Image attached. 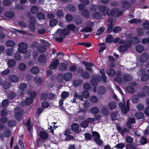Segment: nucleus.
<instances>
[{"label":"nucleus","mask_w":149,"mask_h":149,"mask_svg":"<svg viewBox=\"0 0 149 149\" xmlns=\"http://www.w3.org/2000/svg\"><path fill=\"white\" fill-rule=\"evenodd\" d=\"M57 23V21L56 19H52L50 22V25L51 26H54Z\"/></svg>","instance_id":"680f3d73"},{"label":"nucleus","mask_w":149,"mask_h":149,"mask_svg":"<svg viewBox=\"0 0 149 149\" xmlns=\"http://www.w3.org/2000/svg\"><path fill=\"white\" fill-rule=\"evenodd\" d=\"M136 107L138 111H142L144 110V107L142 103H139L136 105Z\"/></svg>","instance_id":"c756f323"},{"label":"nucleus","mask_w":149,"mask_h":149,"mask_svg":"<svg viewBox=\"0 0 149 149\" xmlns=\"http://www.w3.org/2000/svg\"><path fill=\"white\" fill-rule=\"evenodd\" d=\"M126 149H136L135 147L132 144H128L126 146Z\"/></svg>","instance_id":"774afa93"},{"label":"nucleus","mask_w":149,"mask_h":149,"mask_svg":"<svg viewBox=\"0 0 149 149\" xmlns=\"http://www.w3.org/2000/svg\"><path fill=\"white\" fill-rule=\"evenodd\" d=\"M148 58V56L147 54L143 53L140 58V61L142 63L146 62L147 61Z\"/></svg>","instance_id":"2eb2a0df"},{"label":"nucleus","mask_w":149,"mask_h":149,"mask_svg":"<svg viewBox=\"0 0 149 149\" xmlns=\"http://www.w3.org/2000/svg\"><path fill=\"white\" fill-rule=\"evenodd\" d=\"M29 21L30 24L29 27L32 31H34L36 28L35 27V25L36 24V18L34 17H31L30 18Z\"/></svg>","instance_id":"1a4fd4ad"},{"label":"nucleus","mask_w":149,"mask_h":149,"mask_svg":"<svg viewBox=\"0 0 149 149\" xmlns=\"http://www.w3.org/2000/svg\"><path fill=\"white\" fill-rule=\"evenodd\" d=\"M16 94L15 93L12 92L9 93L8 95V98L10 99H14L16 96Z\"/></svg>","instance_id":"09e8293b"},{"label":"nucleus","mask_w":149,"mask_h":149,"mask_svg":"<svg viewBox=\"0 0 149 149\" xmlns=\"http://www.w3.org/2000/svg\"><path fill=\"white\" fill-rule=\"evenodd\" d=\"M90 100L93 103H97L98 100V99L97 97L94 95L91 96L90 97Z\"/></svg>","instance_id":"2f4dec72"},{"label":"nucleus","mask_w":149,"mask_h":149,"mask_svg":"<svg viewBox=\"0 0 149 149\" xmlns=\"http://www.w3.org/2000/svg\"><path fill=\"white\" fill-rule=\"evenodd\" d=\"M59 68L60 70H65L67 68L66 65L64 63H60L59 65Z\"/></svg>","instance_id":"ea45409f"},{"label":"nucleus","mask_w":149,"mask_h":149,"mask_svg":"<svg viewBox=\"0 0 149 149\" xmlns=\"http://www.w3.org/2000/svg\"><path fill=\"white\" fill-rule=\"evenodd\" d=\"M6 46L8 47H11L14 46L15 43L11 40H8L6 42Z\"/></svg>","instance_id":"bb28decb"},{"label":"nucleus","mask_w":149,"mask_h":149,"mask_svg":"<svg viewBox=\"0 0 149 149\" xmlns=\"http://www.w3.org/2000/svg\"><path fill=\"white\" fill-rule=\"evenodd\" d=\"M98 9L100 11L103 13L104 16L107 15L109 16H111L116 14L117 16H118L123 14V12H119L116 8H115L112 10H109V8H107L104 6H99Z\"/></svg>","instance_id":"f257e3e1"},{"label":"nucleus","mask_w":149,"mask_h":149,"mask_svg":"<svg viewBox=\"0 0 149 149\" xmlns=\"http://www.w3.org/2000/svg\"><path fill=\"white\" fill-rule=\"evenodd\" d=\"M37 49L38 51L40 53H43L46 50L45 47L42 45H38Z\"/></svg>","instance_id":"c85d7f7f"},{"label":"nucleus","mask_w":149,"mask_h":149,"mask_svg":"<svg viewBox=\"0 0 149 149\" xmlns=\"http://www.w3.org/2000/svg\"><path fill=\"white\" fill-rule=\"evenodd\" d=\"M59 62V61L58 59H54L49 66L50 69L53 70L56 69L58 66Z\"/></svg>","instance_id":"9b49d317"},{"label":"nucleus","mask_w":149,"mask_h":149,"mask_svg":"<svg viewBox=\"0 0 149 149\" xmlns=\"http://www.w3.org/2000/svg\"><path fill=\"white\" fill-rule=\"evenodd\" d=\"M109 108L111 110L114 109L116 107V103L113 102H111L109 103L108 104Z\"/></svg>","instance_id":"cd10ccee"},{"label":"nucleus","mask_w":149,"mask_h":149,"mask_svg":"<svg viewBox=\"0 0 149 149\" xmlns=\"http://www.w3.org/2000/svg\"><path fill=\"white\" fill-rule=\"evenodd\" d=\"M68 30H72L74 31L75 32H77L78 31L79 29L76 27L72 24H69L67 27Z\"/></svg>","instance_id":"a211bd4d"},{"label":"nucleus","mask_w":149,"mask_h":149,"mask_svg":"<svg viewBox=\"0 0 149 149\" xmlns=\"http://www.w3.org/2000/svg\"><path fill=\"white\" fill-rule=\"evenodd\" d=\"M15 118L18 120H20L22 118V113L23 111L22 109L19 108H17L15 109Z\"/></svg>","instance_id":"0eeeda50"},{"label":"nucleus","mask_w":149,"mask_h":149,"mask_svg":"<svg viewBox=\"0 0 149 149\" xmlns=\"http://www.w3.org/2000/svg\"><path fill=\"white\" fill-rule=\"evenodd\" d=\"M84 109H81L80 110V111L85 112L86 111V109L89 106V103L88 101H85L83 103Z\"/></svg>","instance_id":"dca6fc26"},{"label":"nucleus","mask_w":149,"mask_h":149,"mask_svg":"<svg viewBox=\"0 0 149 149\" xmlns=\"http://www.w3.org/2000/svg\"><path fill=\"white\" fill-rule=\"evenodd\" d=\"M3 4L6 6H10L11 3L9 0H5L3 2Z\"/></svg>","instance_id":"69168bd1"},{"label":"nucleus","mask_w":149,"mask_h":149,"mask_svg":"<svg viewBox=\"0 0 149 149\" xmlns=\"http://www.w3.org/2000/svg\"><path fill=\"white\" fill-rule=\"evenodd\" d=\"M123 78L125 81H129L132 79V77L128 74L125 73L123 74Z\"/></svg>","instance_id":"aec40b11"},{"label":"nucleus","mask_w":149,"mask_h":149,"mask_svg":"<svg viewBox=\"0 0 149 149\" xmlns=\"http://www.w3.org/2000/svg\"><path fill=\"white\" fill-rule=\"evenodd\" d=\"M26 126L28 127V130L29 132H31L33 126L31 124L30 120H28L26 123Z\"/></svg>","instance_id":"7c9ffc66"},{"label":"nucleus","mask_w":149,"mask_h":149,"mask_svg":"<svg viewBox=\"0 0 149 149\" xmlns=\"http://www.w3.org/2000/svg\"><path fill=\"white\" fill-rule=\"evenodd\" d=\"M101 80V79L100 76L95 77L91 80V82L92 85L95 86L97 84V81H100Z\"/></svg>","instance_id":"f8f14e48"},{"label":"nucleus","mask_w":149,"mask_h":149,"mask_svg":"<svg viewBox=\"0 0 149 149\" xmlns=\"http://www.w3.org/2000/svg\"><path fill=\"white\" fill-rule=\"evenodd\" d=\"M131 39L132 42L134 44L138 43L141 41L140 39L136 37H132Z\"/></svg>","instance_id":"49530a36"},{"label":"nucleus","mask_w":149,"mask_h":149,"mask_svg":"<svg viewBox=\"0 0 149 149\" xmlns=\"http://www.w3.org/2000/svg\"><path fill=\"white\" fill-rule=\"evenodd\" d=\"M89 12L86 10H84L82 11L83 15L85 18H88L89 17Z\"/></svg>","instance_id":"79ce46f5"},{"label":"nucleus","mask_w":149,"mask_h":149,"mask_svg":"<svg viewBox=\"0 0 149 149\" xmlns=\"http://www.w3.org/2000/svg\"><path fill=\"white\" fill-rule=\"evenodd\" d=\"M108 22L109 24H108L107 30L108 32H110L111 31L113 27V22L111 19H109Z\"/></svg>","instance_id":"6ab92c4d"},{"label":"nucleus","mask_w":149,"mask_h":149,"mask_svg":"<svg viewBox=\"0 0 149 149\" xmlns=\"http://www.w3.org/2000/svg\"><path fill=\"white\" fill-rule=\"evenodd\" d=\"M73 17L71 15L68 14L66 16V19L68 22H70L72 19Z\"/></svg>","instance_id":"338daca9"},{"label":"nucleus","mask_w":149,"mask_h":149,"mask_svg":"<svg viewBox=\"0 0 149 149\" xmlns=\"http://www.w3.org/2000/svg\"><path fill=\"white\" fill-rule=\"evenodd\" d=\"M107 74L109 76H113L116 75V77L114 78V80L120 83L122 81L121 77L122 73L119 71L116 74L115 71L113 69L109 70L107 71Z\"/></svg>","instance_id":"f03ea898"},{"label":"nucleus","mask_w":149,"mask_h":149,"mask_svg":"<svg viewBox=\"0 0 149 149\" xmlns=\"http://www.w3.org/2000/svg\"><path fill=\"white\" fill-rule=\"evenodd\" d=\"M19 68L20 70L23 71L26 68V65L23 63H21L19 65Z\"/></svg>","instance_id":"de8ad7c7"},{"label":"nucleus","mask_w":149,"mask_h":149,"mask_svg":"<svg viewBox=\"0 0 149 149\" xmlns=\"http://www.w3.org/2000/svg\"><path fill=\"white\" fill-rule=\"evenodd\" d=\"M72 130L77 133L79 132V126L78 124L75 123H73L71 125Z\"/></svg>","instance_id":"ddd939ff"},{"label":"nucleus","mask_w":149,"mask_h":149,"mask_svg":"<svg viewBox=\"0 0 149 149\" xmlns=\"http://www.w3.org/2000/svg\"><path fill=\"white\" fill-rule=\"evenodd\" d=\"M135 119L133 118H130L128 122L127 123L128 127L129 128H130L131 127L130 125V123L133 124L135 122Z\"/></svg>","instance_id":"a878e982"},{"label":"nucleus","mask_w":149,"mask_h":149,"mask_svg":"<svg viewBox=\"0 0 149 149\" xmlns=\"http://www.w3.org/2000/svg\"><path fill=\"white\" fill-rule=\"evenodd\" d=\"M93 17L97 19H100L102 18V15L99 12H96L93 14Z\"/></svg>","instance_id":"412c9836"},{"label":"nucleus","mask_w":149,"mask_h":149,"mask_svg":"<svg viewBox=\"0 0 149 149\" xmlns=\"http://www.w3.org/2000/svg\"><path fill=\"white\" fill-rule=\"evenodd\" d=\"M18 50L19 52L21 53H25L28 47V45L25 43L21 42L18 44Z\"/></svg>","instance_id":"39448f33"},{"label":"nucleus","mask_w":149,"mask_h":149,"mask_svg":"<svg viewBox=\"0 0 149 149\" xmlns=\"http://www.w3.org/2000/svg\"><path fill=\"white\" fill-rule=\"evenodd\" d=\"M132 100L133 103H136L139 100V97L137 95H134L132 97Z\"/></svg>","instance_id":"e433bc0d"},{"label":"nucleus","mask_w":149,"mask_h":149,"mask_svg":"<svg viewBox=\"0 0 149 149\" xmlns=\"http://www.w3.org/2000/svg\"><path fill=\"white\" fill-rule=\"evenodd\" d=\"M123 44V45L120 46L119 48V51L121 52H123L126 50L127 48L131 45V42L130 41H127L124 42Z\"/></svg>","instance_id":"423d86ee"},{"label":"nucleus","mask_w":149,"mask_h":149,"mask_svg":"<svg viewBox=\"0 0 149 149\" xmlns=\"http://www.w3.org/2000/svg\"><path fill=\"white\" fill-rule=\"evenodd\" d=\"M91 111L93 114H96L99 112V110L96 107H93L91 110Z\"/></svg>","instance_id":"a18cd8bd"},{"label":"nucleus","mask_w":149,"mask_h":149,"mask_svg":"<svg viewBox=\"0 0 149 149\" xmlns=\"http://www.w3.org/2000/svg\"><path fill=\"white\" fill-rule=\"evenodd\" d=\"M78 72L80 75L85 79H88L90 77L88 73L85 71H83L82 69H79L78 70Z\"/></svg>","instance_id":"9d476101"},{"label":"nucleus","mask_w":149,"mask_h":149,"mask_svg":"<svg viewBox=\"0 0 149 149\" xmlns=\"http://www.w3.org/2000/svg\"><path fill=\"white\" fill-rule=\"evenodd\" d=\"M83 88L84 89L86 90H89L91 88V86L89 83H86L83 85Z\"/></svg>","instance_id":"052dcab7"},{"label":"nucleus","mask_w":149,"mask_h":149,"mask_svg":"<svg viewBox=\"0 0 149 149\" xmlns=\"http://www.w3.org/2000/svg\"><path fill=\"white\" fill-rule=\"evenodd\" d=\"M69 95V93L68 92L63 91L61 94V96L62 98L65 99L68 97Z\"/></svg>","instance_id":"8fccbe9b"},{"label":"nucleus","mask_w":149,"mask_h":149,"mask_svg":"<svg viewBox=\"0 0 149 149\" xmlns=\"http://www.w3.org/2000/svg\"><path fill=\"white\" fill-rule=\"evenodd\" d=\"M39 136L43 139H46L47 138L48 134L45 132L41 131L40 132Z\"/></svg>","instance_id":"4be33fe9"},{"label":"nucleus","mask_w":149,"mask_h":149,"mask_svg":"<svg viewBox=\"0 0 149 149\" xmlns=\"http://www.w3.org/2000/svg\"><path fill=\"white\" fill-rule=\"evenodd\" d=\"M136 49L137 52L139 53L142 52L144 50L143 47L139 45H138L136 46Z\"/></svg>","instance_id":"473e14b6"},{"label":"nucleus","mask_w":149,"mask_h":149,"mask_svg":"<svg viewBox=\"0 0 149 149\" xmlns=\"http://www.w3.org/2000/svg\"><path fill=\"white\" fill-rule=\"evenodd\" d=\"M38 60L39 63H43L45 62L46 61V58L45 56L42 55L39 56L38 58Z\"/></svg>","instance_id":"5701e85b"},{"label":"nucleus","mask_w":149,"mask_h":149,"mask_svg":"<svg viewBox=\"0 0 149 149\" xmlns=\"http://www.w3.org/2000/svg\"><path fill=\"white\" fill-rule=\"evenodd\" d=\"M8 65L10 67H14L15 65V62L13 59L9 60L8 62Z\"/></svg>","instance_id":"393cba45"},{"label":"nucleus","mask_w":149,"mask_h":149,"mask_svg":"<svg viewBox=\"0 0 149 149\" xmlns=\"http://www.w3.org/2000/svg\"><path fill=\"white\" fill-rule=\"evenodd\" d=\"M72 77V73L70 72L65 73L63 75V78L64 80L67 81H68L71 79Z\"/></svg>","instance_id":"4468645a"},{"label":"nucleus","mask_w":149,"mask_h":149,"mask_svg":"<svg viewBox=\"0 0 149 149\" xmlns=\"http://www.w3.org/2000/svg\"><path fill=\"white\" fill-rule=\"evenodd\" d=\"M149 78V75L148 74H145L143 75L141 77V79L142 81H146Z\"/></svg>","instance_id":"4d7b16f0"},{"label":"nucleus","mask_w":149,"mask_h":149,"mask_svg":"<svg viewBox=\"0 0 149 149\" xmlns=\"http://www.w3.org/2000/svg\"><path fill=\"white\" fill-rule=\"evenodd\" d=\"M141 22L140 19H133L129 21V22L131 24L138 23Z\"/></svg>","instance_id":"bf43d9fd"},{"label":"nucleus","mask_w":149,"mask_h":149,"mask_svg":"<svg viewBox=\"0 0 149 149\" xmlns=\"http://www.w3.org/2000/svg\"><path fill=\"white\" fill-rule=\"evenodd\" d=\"M82 83L83 82L81 80L77 79L73 81V84L75 86H77L81 85Z\"/></svg>","instance_id":"b1692460"},{"label":"nucleus","mask_w":149,"mask_h":149,"mask_svg":"<svg viewBox=\"0 0 149 149\" xmlns=\"http://www.w3.org/2000/svg\"><path fill=\"white\" fill-rule=\"evenodd\" d=\"M37 16L40 19H43L45 17V16L44 14L40 12H39L37 14Z\"/></svg>","instance_id":"864d4df0"},{"label":"nucleus","mask_w":149,"mask_h":149,"mask_svg":"<svg viewBox=\"0 0 149 149\" xmlns=\"http://www.w3.org/2000/svg\"><path fill=\"white\" fill-rule=\"evenodd\" d=\"M113 42L115 43H120V44H123L124 42L123 41L121 40L119 38H116L113 39Z\"/></svg>","instance_id":"37998d69"},{"label":"nucleus","mask_w":149,"mask_h":149,"mask_svg":"<svg viewBox=\"0 0 149 149\" xmlns=\"http://www.w3.org/2000/svg\"><path fill=\"white\" fill-rule=\"evenodd\" d=\"M123 102H124V104L122 103V102H120L119 104V105L123 113L125 114L129 111V109L130 100H128L127 101V108H126L125 105V100L123 99Z\"/></svg>","instance_id":"20e7f679"},{"label":"nucleus","mask_w":149,"mask_h":149,"mask_svg":"<svg viewBox=\"0 0 149 149\" xmlns=\"http://www.w3.org/2000/svg\"><path fill=\"white\" fill-rule=\"evenodd\" d=\"M88 125V122L86 120L83 121L80 124L81 126L83 128L87 127Z\"/></svg>","instance_id":"f704fd0d"},{"label":"nucleus","mask_w":149,"mask_h":149,"mask_svg":"<svg viewBox=\"0 0 149 149\" xmlns=\"http://www.w3.org/2000/svg\"><path fill=\"white\" fill-rule=\"evenodd\" d=\"M47 98L48 93H43L42 94L40 97L41 99L44 100H46Z\"/></svg>","instance_id":"6e6d98bb"},{"label":"nucleus","mask_w":149,"mask_h":149,"mask_svg":"<svg viewBox=\"0 0 149 149\" xmlns=\"http://www.w3.org/2000/svg\"><path fill=\"white\" fill-rule=\"evenodd\" d=\"M113 37L111 35L109 36L106 39V42L111 43L113 41Z\"/></svg>","instance_id":"5fc2aeb1"},{"label":"nucleus","mask_w":149,"mask_h":149,"mask_svg":"<svg viewBox=\"0 0 149 149\" xmlns=\"http://www.w3.org/2000/svg\"><path fill=\"white\" fill-rule=\"evenodd\" d=\"M5 15L6 17L10 18H13L15 16V15L13 13L9 12L6 13Z\"/></svg>","instance_id":"603ef678"},{"label":"nucleus","mask_w":149,"mask_h":149,"mask_svg":"<svg viewBox=\"0 0 149 149\" xmlns=\"http://www.w3.org/2000/svg\"><path fill=\"white\" fill-rule=\"evenodd\" d=\"M135 116L138 119H141L143 118L144 114L140 112H137L135 114Z\"/></svg>","instance_id":"a19ab883"},{"label":"nucleus","mask_w":149,"mask_h":149,"mask_svg":"<svg viewBox=\"0 0 149 149\" xmlns=\"http://www.w3.org/2000/svg\"><path fill=\"white\" fill-rule=\"evenodd\" d=\"M83 95L85 98H88L90 94L88 91L84 90L83 92Z\"/></svg>","instance_id":"3c124183"},{"label":"nucleus","mask_w":149,"mask_h":149,"mask_svg":"<svg viewBox=\"0 0 149 149\" xmlns=\"http://www.w3.org/2000/svg\"><path fill=\"white\" fill-rule=\"evenodd\" d=\"M31 71L32 73L36 74L39 72V69L37 67L35 66L32 67Z\"/></svg>","instance_id":"4c0bfd02"},{"label":"nucleus","mask_w":149,"mask_h":149,"mask_svg":"<svg viewBox=\"0 0 149 149\" xmlns=\"http://www.w3.org/2000/svg\"><path fill=\"white\" fill-rule=\"evenodd\" d=\"M8 79L10 81L13 82H17L18 80V77L14 75H10L8 77Z\"/></svg>","instance_id":"f3484780"},{"label":"nucleus","mask_w":149,"mask_h":149,"mask_svg":"<svg viewBox=\"0 0 149 149\" xmlns=\"http://www.w3.org/2000/svg\"><path fill=\"white\" fill-rule=\"evenodd\" d=\"M125 146V144L123 143H120L116 145L115 147L118 149H122Z\"/></svg>","instance_id":"0e129e2a"},{"label":"nucleus","mask_w":149,"mask_h":149,"mask_svg":"<svg viewBox=\"0 0 149 149\" xmlns=\"http://www.w3.org/2000/svg\"><path fill=\"white\" fill-rule=\"evenodd\" d=\"M143 92L147 96H148L149 95V87L147 86L144 87L143 89Z\"/></svg>","instance_id":"58836bf2"},{"label":"nucleus","mask_w":149,"mask_h":149,"mask_svg":"<svg viewBox=\"0 0 149 149\" xmlns=\"http://www.w3.org/2000/svg\"><path fill=\"white\" fill-rule=\"evenodd\" d=\"M100 72L101 73L102 77V78L104 82H106V76L104 71L103 69H101L100 70Z\"/></svg>","instance_id":"c9c22d12"},{"label":"nucleus","mask_w":149,"mask_h":149,"mask_svg":"<svg viewBox=\"0 0 149 149\" xmlns=\"http://www.w3.org/2000/svg\"><path fill=\"white\" fill-rule=\"evenodd\" d=\"M33 99L31 97H28L25 100V103L27 105L31 104L32 101Z\"/></svg>","instance_id":"e2e57ef3"},{"label":"nucleus","mask_w":149,"mask_h":149,"mask_svg":"<svg viewBox=\"0 0 149 149\" xmlns=\"http://www.w3.org/2000/svg\"><path fill=\"white\" fill-rule=\"evenodd\" d=\"M38 7L36 6H33L31 8V12L33 13L34 14L38 12Z\"/></svg>","instance_id":"c03bdc74"},{"label":"nucleus","mask_w":149,"mask_h":149,"mask_svg":"<svg viewBox=\"0 0 149 149\" xmlns=\"http://www.w3.org/2000/svg\"><path fill=\"white\" fill-rule=\"evenodd\" d=\"M68 33L69 31L66 30H63L62 29H58L56 32V36L59 37H56V40L59 42L62 41L63 38Z\"/></svg>","instance_id":"7ed1b4c3"},{"label":"nucleus","mask_w":149,"mask_h":149,"mask_svg":"<svg viewBox=\"0 0 149 149\" xmlns=\"http://www.w3.org/2000/svg\"><path fill=\"white\" fill-rule=\"evenodd\" d=\"M9 102L8 100H4L1 103V105L3 107L7 106L9 103Z\"/></svg>","instance_id":"13d9d810"},{"label":"nucleus","mask_w":149,"mask_h":149,"mask_svg":"<svg viewBox=\"0 0 149 149\" xmlns=\"http://www.w3.org/2000/svg\"><path fill=\"white\" fill-rule=\"evenodd\" d=\"M92 134L94 137V139L96 142L99 145H101L102 143V141L100 138V136L98 132H92Z\"/></svg>","instance_id":"6e6552de"},{"label":"nucleus","mask_w":149,"mask_h":149,"mask_svg":"<svg viewBox=\"0 0 149 149\" xmlns=\"http://www.w3.org/2000/svg\"><path fill=\"white\" fill-rule=\"evenodd\" d=\"M105 89L103 87H100L98 89L97 92L100 94H104L105 93Z\"/></svg>","instance_id":"72a5a7b5"}]
</instances>
